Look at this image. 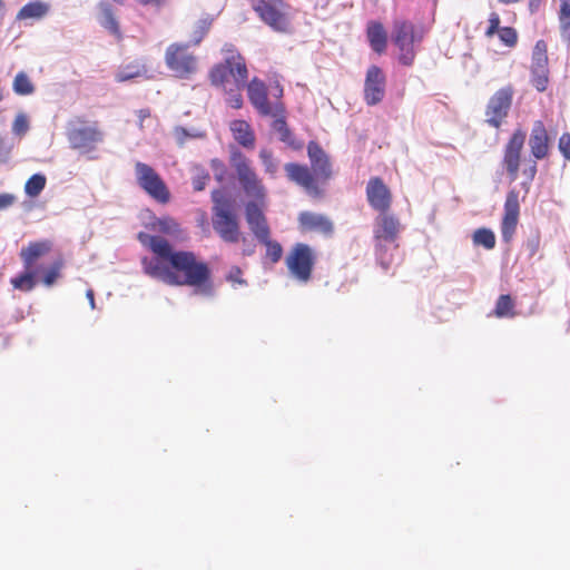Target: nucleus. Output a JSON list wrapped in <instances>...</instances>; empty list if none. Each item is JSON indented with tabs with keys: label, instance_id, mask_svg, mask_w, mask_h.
<instances>
[{
	"label": "nucleus",
	"instance_id": "nucleus-1",
	"mask_svg": "<svg viewBox=\"0 0 570 570\" xmlns=\"http://www.w3.org/2000/svg\"><path fill=\"white\" fill-rule=\"evenodd\" d=\"M137 238L153 253L151 257L141 258V267L146 275L167 285L193 287L196 294H214L212 271L194 252L176 250L166 238L144 232H140Z\"/></svg>",
	"mask_w": 570,
	"mask_h": 570
},
{
	"label": "nucleus",
	"instance_id": "nucleus-2",
	"mask_svg": "<svg viewBox=\"0 0 570 570\" xmlns=\"http://www.w3.org/2000/svg\"><path fill=\"white\" fill-rule=\"evenodd\" d=\"M52 242L49 239L30 242L22 247L19 256L23 265V272L11 278L10 283L13 288L21 292H31L37 283L38 277L42 274L41 282L45 286H52L61 276L63 261H55L47 269H45L41 258L52 250Z\"/></svg>",
	"mask_w": 570,
	"mask_h": 570
},
{
	"label": "nucleus",
	"instance_id": "nucleus-3",
	"mask_svg": "<svg viewBox=\"0 0 570 570\" xmlns=\"http://www.w3.org/2000/svg\"><path fill=\"white\" fill-rule=\"evenodd\" d=\"M307 155L311 161L312 170L296 163H288L284 166L289 180L294 181L304 190L313 196L321 197L323 194L318 183H326L332 177V164L327 154L321 145L314 140L307 145Z\"/></svg>",
	"mask_w": 570,
	"mask_h": 570
},
{
	"label": "nucleus",
	"instance_id": "nucleus-4",
	"mask_svg": "<svg viewBox=\"0 0 570 570\" xmlns=\"http://www.w3.org/2000/svg\"><path fill=\"white\" fill-rule=\"evenodd\" d=\"M403 226L397 216L389 212L379 213L374 219L373 239L375 256L383 269L387 271L399 248L397 238Z\"/></svg>",
	"mask_w": 570,
	"mask_h": 570
},
{
	"label": "nucleus",
	"instance_id": "nucleus-5",
	"mask_svg": "<svg viewBox=\"0 0 570 570\" xmlns=\"http://www.w3.org/2000/svg\"><path fill=\"white\" fill-rule=\"evenodd\" d=\"M214 202L213 207V228L222 240L229 244H236L240 239L245 243L246 238H242L239 223L236 214L232 210L230 202L222 190L212 193Z\"/></svg>",
	"mask_w": 570,
	"mask_h": 570
},
{
	"label": "nucleus",
	"instance_id": "nucleus-6",
	"mask_svg": "<svg viewBox=\"0 0 570 570\" xmlns=\"http://www.w3.org/2000/svg\"><path fill=\"white\" fill-rule=\"evenodd\" d=\"M229 164L246 196L264 204L266 198V188L253 166L252 160L239 149L233 148L229 155Z\"/></svg>",
	"mask_w": 570,
	"mask_h": 570
},
{
	"label": "nucleus",
	"instance_id": "nucleus-7",
	"mask_svg": "<svg viewBox=\"0 0 570 570\" xmlns=\"http://www.w3.org/2000/svg\"><path fill=\"white\" fill-rule=\"evenodd\" d=\"M66 136L72 149L82 154H90L104 141L105 135L97 121L76 117L68 122Z\"/></svg>",
	"mask_w": 570,
	"mask_h": 570
},
{
	"label": "nucleus",
	"instance_id": "nucleus-8",
	"mask_svg": "<svg viewBox=\"0 0 570 570\" xmlns=\"http://www.w3.org/2000/svg\"><path fill=\"white\" fill-rule=\"evenodd\" d=\"M210 83L217 88L227 89L237 85L245 88L248 80V70L244 57L233 55L223 62L215 65L209 72Z\"/></svg>",
	"mask_w": 570,
	"mask_h": 570
},
{
	"label": "nucleus",
	"instance_id": "nucleus-9",
	"mask_svg": "<svg viewBox=\"0 0 570 570\" xmlns=\"http://www.w3.org/2000/svg\"><path fill=\"white\" fill-rule=\"evenodd\" d=\"M245 87L249 102L261 116L271 117L285 111L282 101L283 89L278 85H276L277 95L274 100H268V89L265 82L258 78H253L248 83L246 82Z\"/></svg>",
	"mask_w": 570,
	"mask_h": 570
},
{
	"label": "nucleus",
	"instance_id": "nucleus-10",
	"mask_svg": "<svg viewBox=\"0 0 570 570\" xmlns=\"http://www.w3.org/2000/svg\"><path fill=\"white\" fill-rule=\"evenodd\" d=\"M250 6L259 19L274 31H291L288 6L283 0H252Z\"/></svg>",
	"mask_w": 570,
	"mask_h": 570
},
{
	"label": "nucleus",
	"instance_id": "nucleus-11",
	"mask_svg": "<svg viewBox=\"0 0 570 570\" xmlns=\"http://www.w3.org/2000/svg\"><path fill=\"white\" fill-rule=\"evenodd\" d=\"M165 63L176 78L189 79L198 69L197 57L186 43H171L165 51Z\"/></svg>",
	"mask_w": 570,
	"mask_h": 570
},
{
	"label": "nucleus",
	"instance_id": "nucleus-12",
	"mask_svg": "<svg viewBox=\"0 0 570 570\" xmlns=\"http://www.w3.org/2000/svg\"><path fill=\"white\" fill-rule=\"evenodd\" d=\"M135 176L138 186L154 200L167 204L170 200V190L161 176L150 165L137 161Z\"/></svg>",
	"mask_w": 570,
	"mask_h": 570
},
{
	"label": "nucleus",
	"instance_id": "nucleus-13",
	"mask_svg": "<svg viewBox=\"0 0 570 570\" xmlns=\"http://www.w3.org/2000/svg\"><path fill=\"white\" fill-rule=\"evenodd\" d=\"M315 262V253L304 243L295 244L285 258L289 274L301 283L311 281Z\"/></svg>",
	"mask_w": 570,
	"mask_h": 570
},
{
	"label": "nucleus",
	"instance_id": "nucleus-14",
	"mask_svg": "<svg viewBox=\"0 0 570 570\" xmlns=\"http://www.w3.org/2000/svg\"><path fill=\"white\" fill-rule=\"evenodd\" d=\"M416 36L415 27L406 20H396L393 23L392 40L399 49V61L403 66H412L416 56L414 43L421 41Z\"/></svg>",
	"mask_w": 570,
	"mask_h": 570
},
{
	"label": "nucleus",
	"instance_id": "nucleus-15",
	"mask_svg": "<svg viewBox=\"0 0 570 570\" xmlns=\"http://www.w3.org/2000/svg\"><path fill=\"white\" fill-rule=\"evenodd\" d=\"M514 90L512 86H505L497 90L489 99L485 108V121L493 128H499L507 118Z\"/></svg>",
	"mask_w": 570,
	"mask_h": 570
},
{
	"label": "nucleus",
	"instance_id": "nucleus-16",
	"mask_svg": "<svg viewBox=\"0 0 570 570\" xmlns=\"http://www.w3.org/2000/svg\"><path fill=\"white\" fill-rule=\"evenodd\" d=\"M386 77L383 70L372 65L368 67L364 81V101L367 106H376L385 97Z\"/></svg>",
	"mask_w": 570,
	"mask_h": 570
},
{
	"label": "nucleus",
	"instance_id": "nucleus-17",
	"mask_svg": "<svg viewBox=\"0 0 570 570\" xmlns=\"http://www.w3.org/2000/svg\"><path fill=\"white\" fill-rule=\"evenodd\" d=\"M365 194L370 207L375 212L383 213L391 209L393 195L381 177L375 176L368 179Z\"/></svg>",
	"mask_w": 570,
	"mask_h": 570
},
{
	"label": "nucleus",
	"instance_id": "nucleus-18",
	"mask_svg": "<svg viewBox=\"0 0 570 570\" xmlns=\"http://www.w3.org/2000/svg\"><path fill=\"white\" fill-rule=\"evenodd\" d=\"M524 141L525 132L521 129H518L514 131L505 146L503 163L511 179L517 178L521 159V150Z\"/></svg>",
	"mask_w": 570,
	"mask_h": 570
},
{
	"label": "nucleus",
	"instance_id": "nucleus-19",
	"mask_svg": "<svg viewBox=\"0 0 570 570\" xmlns=\"http://www.w3.org/2000/svg\"><path fill=\"white\" fill-rule=\"evenodd\" d=\"M298 226L303 233H318L331 236L334 232L332 220L323 215L312 212H302L298 215Z\"/></svg>",
	"mask_w": 570,
	"mask_h": 570
},
{
	"label": "nucleus",
	"instance_id": "nucleus-20",
	"mask_svg": "<svg viewBox=\"0 0 570 570\" xmlns=\"http://www.w3.org/2000/svg\"><path fill=\"white\" fill-rule=\"evenodd\" d=\"M261 205L259 202L255 200L247 203L245 206L246 222L258 240L266 239V236H271V228Z\"/></svg>",
	"mask_w": 570,
	"mask_h": 570
},
{
	"label": "nucleus",
	"instance_id": "nucleus-21",
	"mask_svg": "<svg viewBox=\"0 0 570 570\" xmlns=\"http://www.w3.org/2000/svg\"><path fill=\"white\" fill-rule=\"evenodd\" d=\"M519 218V193L510 190L504 203V216L502 219V235L509 239L518 224Z\"/></svg>",
	"mask_w": 570,
	"mask_h": 570
},
{
	"label": "nucleus",
	"instance_id": "nucleus-22",
	"mask_svg": "<svg viewBox=\"0 0 570 570\" xmlns=\"http://www.w3.org/2000/svg\"><path fill=\"white\" fill-rule=\"evenodd\" d=\"M229 130L234 140L247 150H253L256 145V135L249 122L235 119L229 124Z\"/></svg>",
	"mask_w": 570,
	"mask_h": 570
},
{
	"label": "nucleus",
	"instance_id": "nucleus-23",
	"mask_svg": "<svg viewBox=\"0 0 570 570\" xmlns=\"http://www.w3.org/2000/svg\"><path fill=\"white\" fill-rule=\"evenodd\" d=\"M271 117L274 118L271 125L272 129L278 134L279 140L294 150H301L304 142L297 139L288 127L285 111L279 112V115H272Z\"/></svg>",
	"mask_w": 570,
	"mask_h": 570
},
{
	"label": "nucleus",
	"instance_id": "nucleus-24",
	"mask_svg": "<svg viewBox=\"0 0 570 570\" xmlns=\"http://www.w3.org/2000/svg\"><path fill=\"white\" fill-rule=\"evenodd\" d=\"M548 48L542 40L537 41V90L544 91L549 83Z\"/></svg>",
	"mask_w": 570,
	"mask_h": 570
},
{
	"label": "nucleus",
	"instance_id": "nucleus-25",
	"mask_svg": "<svg viewBox=\"0 0 570 570\" xmlns=\"http://www.w3.org/2000/svg\"><path fill=\"white\" fill-rule=\"evenodd\" d=\"M366 37L371 48L379 55L383 53L387 47V33L383 24L371 20L366 26Z\"/></svg>",
	"mask_w": 570,
	"mask_h": 570
},
{
	"label": "nucleus",
	"instance_id": "nucleus-26",
	"mask_svg": "<svg viewBox=\"0 0 570 570\" xmlns=\"http://www.w3.org/2000/svg\"><path fill=\"white\" fill-rule=\"evenodd\" d=\"M49 11V6L40 0L30 1L24 4L16 16L19 21L29 19H41Z\"/></svg>",
	"mask_w": 570,
	"mask_h": 570
},
{
	"label": "nucleus",
	"instance_id": "nucleus-27",
	"mask_svg": "<svg viewBox=\"0 0 570 570\" xmlns=\"http://www.w3.org/2000/svg\"><path fill=\"white\" fill-rule=\"evenodd\" d=\"M99 9L101 12V24L106 28L110 33L116 37H120V27L117 18L115 17L112 7L110 3L101 1L99 3Z\"/></svg>",
	"mask_w": 570,
	"mask_h": 570
},
{
	"label": "nucleus",
	"instance_id": "nucleus-28",
	"mask_svg": "<svg viewBox=\"0 0 570 570\" xmlns=\"http://www.w3.org/2000/svg\"><path fill=\"white\" fill-rule=\"evenodd\" d=\"M472 240L475 246H482L488 250L493 249L497 243L494 233L485 227L475 229Z\"/></svg>",
	"mask_w": 570,
	"mask_h": 570
},
{
	"label": "nucleus",
	"instance_id": "nucleus-29",
	"mask_svg": "<svg viewBox=\"0 0 570 570\" xmlns=\"http://www.w3.org/2000/svg\"><path fill=\"white\" fill-rule=\"evenodd\" d=\"M559 22L561 37L570 42V0H559Z\"/></svg>",
	"mask_w": 570,
	"mask_h": 570
},
{
	"label": "nucleus",
	"instance_id": "nucleus-30",
	"mask_svg": "<svg viewBox=\"0 0 570 570\" xmlns=\"http://www.w3.org/2000/svg\"><path fill=\"white\" fill-rule=\"evenodd\" d=\"M493 314L499 318L513 317L515 313L512 297L510 295H500L495 303Z\"/></svg>",
	"mask_w": 570,
	"mask_h": 570
},
{
	"label": "nucleus",
	"instance_id": "nucleus-31",
	"mask_svg": "<svg viewBox=\"0 0 570 570\" xmlns=\"http://www.w3.org/2000/svg\"><path fill=\"white\" fill-rule=\"evenodd\" d=\"M13 91L20 96L31 95L35 91L30 78L24 72H18L13 79Z\"/></svg>",
	"mask_w": 570,
	"mask_h": 570
},
{
	"label": "nucleus",
	"instance_id": "nucleus-32",
	"mask_svg": "<svg viewBox=\"0 0 570 570\" xmlns=\"http://www.w3.org/2000/svg\"><path fill=\"white\" fill-rule=\"evenodd\" d=\"M46 177L41 174L32 175L24 185V191L30 197H37L46 186Z\"/></svg>",
	"mask_w": 570,
	"mask_h": 570
},
{
	"label": "nucleus",
	"instance_id": "nucleus-33",
	"mask_svg": "<svg viewBox=\"0 0 570 570\" xmlns=\"http://www.w3.org/2000/svg\"><path fill=\"white\" fill-rule=\"evenodd\" d=\"M258 242L266 246V257L271 263L275 264L281 261L283 247L278 242L271 239V236H266V239H259Z\"/></svg>",
	"mask_w": 570,
	"mask_h": 570
},
{
	"label": "nucleus",
	"instance_id": "nucleus-34",
	"mask_svg": "<svg viewBox=\"0 0 570 570\" xmlns=\"http://www.w3.org/2000/svg\"><path fill=\"white\" fill-rule=\"evenodd\" d=\"M244 88H237V85L230 86L227 89H223L227 95L226 102L234 109H240L243 107L242 90Z\"/></svg>",
	"mask_w": 570,
	"mask_h": 570
},
{
	"label": "nucleus",
	"instance_id": "nucleus-35",
	"mask_svg": "<svg viewBox=\"0 0 570 570\" xmlns=\"http://www.w3.org/2000/svg\"><path fill=\"white\" fill-rule=\"evenodd\" d=\"M258 157L267 174L275 175L277 171V161L274 158L273 151L267 148L259 150Z\"/></svg>",
	"mask_w": 570,
	"mask_h": 570
},
{
	"label": "nucleus",
	"instance_id": "nucleus-36",
	"mask_svg": "<svg viewBox=\"0 0 570 570\" xmlns=\"http://www.w3.org/2000/svg\"><path fill=\"white\" fill-rule=\"evenodd\" d=\"M158 229L168 235H175L179 232L178 223L171 217H163L157 220Z\"/></svg>",
	"mask_w": 570,
	"mask_h": 570
},
{
	"label": "nucleus",
	"instance_id": "nucleus-37",
	"mask_svg": "<svg viewBox=\"0 0 570 570\" xmlns=\"http://www.w3.org/2000/svg\"><path fill=\"white\" fill-rule=\"evenodd\" d=\"M28 130H29L28 117L22 112L18 114L12 124V132L14 135L21 137V136H24Z\"/></svg>",
	"mask_w": 570,
	"mask_h": 570
},
{
	"label": "nucleus",
	"instance_id": "nucleus-38",
	"mask_svg": "<svg viewBox=\"0 0 570 570\" xmlns=\"http://www.w3.org/2000/svg\"><path fill=\"white\" fill-rule=\"evenodd\" d=\"M498 36L500 40L509 47H512L517 43L518 36L515 30L511 27H502L498 31Z\"/></svg>",
	"mask_w": 570,
	"mask_h": 570
},
{
	"label": "nucleus",
	"instance_id": "nucleus-39",
	"mask_svg": "<svg viewBox=\"0 0 570 570\" xmlns=\"http://www.w3.org/2000/svg\"><path fill=\"white\" fill-rule=\"evenodd\" d=\"M500 22L501 20L499 13L494 11L491 12L489 16V27L484 32L487 38H492L495 33H498V31L501 29Z\"/></svg>",
	"mask_w": 570,
	"mask_h": 570
},
{
	"label": "nucleus",
	"instance_id": "nucleus-40",
	"mask_svg": "<svg viewBox=\"0 0 570 570\" xmlns=\"http://www.w3.org/2000/svg\"><path fill=\"white\" fill-rule=\"evenodd\" d=\"M242 275H243L242 269L238 266H233L229 269V272L226 276V279L233 284L246 285L247 282L242 277Z\"/></svg>",
	"mask_w": 570,
	"mask_h": 570
},
{
	"label": "nucleus",
	"instance_id": "nucleus-41",
	"mask_svg": "<svg viewBox=\"0 0 570 570\" xmlns=\"http://www.w3.org/2000/svg\"><path fill=\"white\" fill-rule=\"evenodd\" d=\"M559 149L562 156L570 160V134L564 132L559 139Z\"/></svg>",
	"mask_w": 570,
	"mask_h": 570
},
{
	"label": "nucleus",
	"instance_id": "nucleus-42",
	"mask_svg": "<svg viewBox=\"0 0 570 570\" xmlns=\"http://www.w3.org/2000/svg\"><path fill=\"white\" fill-rule=\"evenodd\" d=\"M17 200L13 194L2 193L0 194V210L11 207Z\"/></svg>",
	"mask_w": 570,
	"mask_h": 570
},
{
	"label": "nucleus",
	"instance_id": "nucleus-43",
	"mask_svg": "<svg viewBox=\"0 0 570 570\" xmlns=\"http://www.w3.org/2000/svg\"><path fill=\"white\" fill-rule=\"evenodd\" d=\"M209 180V174H203L200 176H197L193 179V187H194V190L196 191H200L205 188V186L207 185Z\"/></svg>",
	"mask_w": 570,
	"mask_h": 570
},
{
	"label": "nucleus",
	"instance_id": "nucleus-44",
	"mask_svg": "<svg viewBox=\"0 0 570 570\" xmlns=\"http://www.w3.org/2000/svg\"><path fill=\"white\" fill-rule=\"evenodd\" d=\"M134 1L144 7H155V8H160L167 3V0H134Z\"/></svg>",
	"mask_w": 570,
	"mask_h": 570
},
{
	"label": "nucleus",
	"instance_id": "nucleus-45",
	"mask_svg": "<svg viewBox=\"0 0 570 570\" xmlns=\"http://www.w3.org/2000/svg\"><path fill=\"white\" fill-rule=\"evenodd\" d=\"M137 116H138V119H139V128L142 129L144 128L145 119L150 117V110L147 109V108L146 109H140V110H138Z\"/></svg>",
	"mask_w": 570,
	"mask_h": 570
},
{
	"label": "nucleus",
	"instance_id": "nucleus-46",
	"mask_svg": "<svg viewBox=\"0 0 570 570\" xmlns=\"http://www.w3.org/2000/svg\"><path fill=\"white\" fill-rule=\"evenodd\" d=\"M547 145L537 142V159L546 156Z\"/></svg>",
	"mask_w": 570,
	"mask_h": 570
},
{
	"label": "nucleus",
	"instance_id": "nucleus-47",
	"mask_svg": "<svg viewBox=\"0 0 570 570\" xmlns=\"http://www.w3.org/2000/svg\"><path fill=\"white\" fill-rule=\"evenodd\" d=\"M132 77H134V75L119 73V75L117 76V80H118V81H120V82H122V81H126V80H128V79H130V78H132Z\"/></svg>",
	"mask_w": 570,
	"mask_h": 570
},
{
	"label": "nucleus",
	"instance_id": "nucleus-48",
	"mask_svg": "<svg viewBox=\"0 0 570 570\" xmlns=\"http://www.w3.org/2000/svg\"><path fill=\"white\" fill-rule=\"evenodd\" d=\"M87 297H88V301H90V305L91 307H95V297H94V292L92 289H89L87 292Z\"/></svg>",
	"mask_w": 570,
	"mask_h": 570
},
{
	"label": "nucleus",
	"instance_id": "nucleus-49",
	"mask_svg": "<svg viewBox=\"0 0 570 570\" xmlns=\"http://www.w3.org/2000/svg\"><path fill=\"white\" fill-rule=\"evenodd\" d=\"M254 253V247H246L243 249L244 256H250Z\"/></svg>",
	"mask_w": 570,
	"mask_h": 570
},
{
	"label": "nucleus",
	"instance_id": "nucleus-50",
	"mask_svg": "<svg viewBox=\"0 0 570 570\" xmlns=\"http://www.w3.org/2000/svg\"><path fill=\"white\" fill-rule=\"evenodd\" d=\"M213 166H218L220 167L222 171L224 173L225 168H224V165L222 164V161L215 159L213 160Z\"/></svg>",
	"mask_w": 570,
	"mask_h": 570
},
{
	"label": "nucleus",
	"instance_id": "nucleus-51",
	"mask_svg": "<svg viewBox=\"0 0 570 570\" xmlns=\"http://www.w3.org/2000/svg\"><path fill=\"white\" fill-rule=\"evenodd\" d=\"M3 7H4V3L2 0H0V12L2 11Z\"/></svg>",
	"mask_w": 570,
	"mask_h": 570
},
{
	"label": "nucleus",
	"instance_id": "nucleus-52",
	"mask_svg": "<svg viewBox=\"0 0 570 570\" xmlns=\"http://www.w3.org/2000/svg\"><path fill=\"white\" fill-rule=\"evenodd\" d=\"M115 2H117L118 4H122L124 3V0H114Z\"/></svg>",
	"mask_w": 570,
	"mask_h": 570
}]
</instances>
